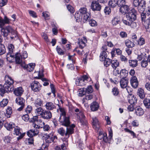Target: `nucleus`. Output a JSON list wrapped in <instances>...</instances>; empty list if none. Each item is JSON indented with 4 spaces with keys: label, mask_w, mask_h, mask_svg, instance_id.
<instances>
[{
    "label": "nucleus",
    "mask_w": 150,
    "mask_h": 150,
    "mask_svg": "<svg viewBox=\"0 0 150 150\" xmlns=\"http://www.w3.org/2000/svg\"><path fill=\"white\" fill-rule=\"evenodd\" d=\"M5 83L3 86L0 84V94L3 96L4 94L13 90V81L9 76H5Z\"/></svg>",
    "instance_id": "nucleus-1"
},
{
    "label": "nucleus",
    "mask_w": 150,
    "mask_h": 150,
    "mask_svg": "<svg viewBox=\"0 0 150 150\" xmlns=\"http://www.w3.org/2000/svg\"><path fill=\"white\" fill-rule=\"evenodd\" d=\"M75 127L74 125H72L71 126H69L67 128L66 132L64 129L61 127L59 129L57 130L58 132L62 136H64L65 135L66 137L67 138L69 137V135L71 134L74 133V128Z\"/></svg>",
    "instance_id": "nucleus-2"
},
{
    "label": "nucleus",
    "mask_w": 150,
    "mask_h": 150,
    "mask_svg": "<svg viewBox=\"0 0 150 150\" xmlns=\"http://www.w3.org/2000/svg\"><path fill=\"white\" fill-rule=\"evenodd\" d=\"M1 34L4 37L7 36L9 33L14 35V37L17 36L16 31L10 26H7L4 28H2L1 30Z\"/></svg>",
    "instance_id": "nucleus-3"
},
{
    "label": "nucleus",
    "mask_w": 150,
    "mask_h": 150,
    "mask_svg": "<svg viewBox=\"0 0 150 150\" xmlns=\"http://www.w3.org/2000/svg\"><path fill=\"white\" fill-rule=\"evenodd\" d=\"M137 11L134 9L133 8L126 13V18L128 20L133 21L137 18Z\"/></svg>",
    "instance_id": "nucleus-4"
},
{
    "label": "nucleus",
    "mask_w": 150,
    "mask_h": 150,
    "mask_svg": "<svg viewBox=\"0 0 150 150\" xmlns=\"http://www.w3.org/2000/svg\"><path fill=\"white\" fill-rule=\"evenodd\" d=\"M25 100L23 98L18 97L16 98V102L17 105L20 107L18 108L17 110L18 111H21L25 106Z\"/></svg>",
    "instance_id": "nucleus-5"
},
{
    "label": "nucleus",
    "mask_w": 150,
    "mask_h": 150,
    "mask_svg": "<svg viewBox=\"0 0 150 150\" xmlns=\"http://www.w3.org/2000/svg\"><path fill=\"white\" fill-rule=\"evenodd\" d=\"M59 121L62 125L67 127H69L70 124L69 117L68 116L59 117Z\"/></svg>",
    "instance_id": "nucleus-6"
},
{
    "label": "nucleus",
    "mask_w": 150,
    "mask_h": 150,
    "mask_svg": "<svg viewBox=\"0 0 150 150\" xmlns=\"http://www.w3.org/2000/svg\"><path fill=\"white\" fill-rule=\"evenodd\" d=\"M145 2L143 0H141L140 2L139 0H133V6L135 7H138V9L139 10L140 8L142 7V11H144L145 4Z\"/></svg>",
    "instance_id": "nucleus-7"
},
{
    "label": "nucleus",
    "mask_w": 150,
    "mask_h": 150,
    "mask_svg": "<svg viewBox=\"0 0 150 150\" xmlns=\"http://www.w3.org/2000/svg\"><path fill=\"white\" fill-rule=\"evenodd\" d=\"M44 137L46 142L47 143H50L52 142H54V140L57 138V136H53L51 134H45Z\"/></svg>",
    "instance_id": "nucleus-8"
},
{
    "label": "nucleus",
    "mask_w": 150,
    "mask_h": 150,
    "mask_svg": "<svg viewBox=\"0 0 150 150\" xmlns=\"http://www.w3.org/2000/svg\"><path fill=\"white\" fill-rule=\"evenodd\" d=\"M31 85L32 90L35 92L39 91L41 89V86L37 81H34Z\"/></svg>",
    "instance_id": "nucleus-9"
},
{
    "label": "nucleus",
    "mask_w": 150,
    "mask_h": 150,
    "mask_svg": "<svg viewBox=\"0 0 150 150\" xmlns=\"http://www.w3.org/2000/svg\"><path fill=\"white\" fill-rule=\"evenodd\" d=\"M91 7L93 11H99L101 9L102 6L98 2L93 1L91 3Z\"/></svg>",
    "instance_id": "nucleus-10"
},
{
    "label": "nucleus",
    "mask_w": 150,
    "mask_h": 150,
    "mask_svg": "<svg viewBox=\"0 0 150 150\" xmlns=\"http://www.w3.org/2000/svg\"><path fill=\"white\" fill-rule=\"evenodd\" d=\"M14 127V131L16 135L19 136V137H17L18 140H19L22 139L24 136L25 133H22V131L19 127L16 126Z\"/></svg>",
    "instance_id": "nucleus-11"
},
{
    "label": "nucleus",
    "mask_w": 150,
    "mask_h": 150,
    "mask_svg": "<svg viewBox=\"0 0 150 150\" xmlns=\"http://www.w3.org/2000/svg\"><path fill=\"white\" fill-rule=\"evenodd\" d=\"M15 59L17 64H19L22 67H25V62H23L20 54L17 53L16 54Z\"/></svg>",
    "instance_id": "nucleus-12"
},
{
    "label": "nucleus",
    "mask_w": 150,
    "mask_h": 150,
    "mask_svg": "<svg viewBox=\"0 0 150 150\" xmlns=\"http://www.w3.org/2000/svg\"><path fill=\"white\" fill-rule=\"evenodd\" d=\"M51 112L49 110H45L41 117L44 119L48 120L52 117Z\"/></svg>",
    "instance_id": "nucleus-13"
},
{
    "label": "nucleus",
    "mask_w": 150,
    "mask_h": 150,
    "mask_svg": "<svg viewBox=\"0 0 150 150\" xmlns=\"http://www.w3.org/2000/svg\"><path fill=\"white\" fill-rule=\"evenodd\" d=\"M130 81L131 85L133 88H136L137 87L139 83L136 76H132L131 79Z\"/></svg>",
    "instance_id": "nucleus-14"
},
{
    "label": "nucleus",
    "mask_w": 150,
    "mask_h": 150,
    "mask_svg": "<svg viewBox=\"0 0 150 150\" xmlns=\"http://www.w3.org/2000/svg\"><path fill=\"white\" fill-rule=\"evenodd\" d=\"M39 130L38 129L34 128L28 131L27 133V135L30 137H32L33 136H35L39 133Z\"/></svg>",
    "instance_id": "nucleus-15"
},
{
    "label": "nucleus",
    "mask_w": 150,
    "mask_h": 150,
    "mask_svg": "<svg viewBox=\"0 0 150 150\" xmlns=\"http://www.w3.org/2000/svg\"><path fill=\"white\" fill-rule=\"evenodd\" d=\"M120 81V84L121 87L122 88H126L127 86L128 79L127 78H121Z\"/></svg>",
    "instance_id": "nucleus-16"
},
{
    "label": "nucleus",
    "mask_w": 150,
    "mask_h": 150,
    "mask_svg": "<svg viewBox=\"0 0 150 150\" xmlns=\"http://www.w3.org/2000/svg\"><path fill=\"white\" fill-rule=\"evenodd\" d=\"M4 126L8 130H11L14 127L15 125L14 123L12 122L8 123L6 121L4 120Z\"/></svg>",
    "instance_id": "nucleus-17"
},
{
    "label": "nucleus",
    "mask_w": 150,
    "mask_h": 150,
    "mask_svg": "<svg viewBox=\"0 0 150 150\" xmlns=\"http://www.w3.org/2000/svg\"><path fill=\"white\" fill-rule=\"evenodd\" d=\"M45 107L46 110H51L56 108V106L52 103L49 102H47Z\"/></svg>",
    "instance_id": "nucleus-18"
},
{
    "label": "nucleus",
    "mask_w": 150,
    "mask_h": 150,
    "mask_svg": "<svg viewBox=\"0 0 150 150\" xmlns=\"http://www.w3.org/2000/svg\"><path fill=\"white\" fill-rule=\"evenodd\" d=\"M35 66V63H31L26 65L25 63V67H23L25 69H26L27 71L30 72L34 69Z\"/></svg>",
    "instance_id": "nucleus-19"
},
{
    "label": "nucleus",
    "mask_w": 150,
    "mask_h": 150,
    "mask_svg": "<svg viewBox=\"0 0 150 150\" xmlns=\"http://www.w3.org/2000/svg\"><path fill=\"white\" fill-rule=\"evenodd\" d=\"M23 91L22 87H19L15 88L13 92L16 96H20L23 94Z\"/></svg>",
    "instance_id": "nucleus-20"
},
{
    "label": "nucleus",
    "mask_w": 150,
    "mask_h": 150,
    "mask_svg": "<svg viewBox=\"0 0 150 150\" xmlns=\"http://www.w3.org/2000/svg\"><path fill=\"white\" fill-rule=\"evenodd\" d=\"M135 113L139 116L142 115L144 112V110L139 106L135 108Z\"/></svg>",
    "instance_id": "nucleus-21"
},
{
    "label": "nucleus",
    "mask_w": 150,
    "mask_h": 150,
    "mask_svg": "<svg viewBox=\"0 0 150 150\" xmlns=\"http://www.w3.org/2000/svg\"><path fill=\"white\" fill-rule=\"evenodd\" d=\"M108 130L109 131V134L108 137H107V135L106 134V135L104 136L103 139V140L105 142H107V141L108 138L110 140L112 139L113 135L112 131L110 127L108 129Z\"/></svg>",
    "instance_id": "nucleus-22"
},
{
    "label": "nucleus",
    "mask_w": 150,
    "mask_h": 150,
    "mask_svg": "<svg viewBox=\"0 0 150 150\" xmlns=\"http://www.w3.org/2000/svg\"><path fill=\"white\" fill-rule=\"evenodd\" d=\"M118 74H120V77L121 78H127L126 76L128 74L127 71L125 69H122L119 72L118 70H116Z\"/></svg>",
    "instance_id": "nucleus-23"
},
{
    "label": "nucleus",
    "mask_w": 150,
    "mask_h": 150,
    "mask_svg": "<svg viewBox=\"0 0 150 150\" xmlns=\"http://www.w3.org/2000/svg\"><path fill=\"white\" fill-rule=\"evenodd\" d=\"M120 7V11L122 13H127V12H128V11L129 9V6L126 4Z\"/></svg>",
    "instance_id": "nucleus-24"
},
{
    "label": "nucleus",
    "mask_w": 150,
    "mask_h": 150,
    "mask_svg": "<svg viewBox=\"0 0 150 150\" xmlns=\"http://www.w3.org/2000/svg\"><path fill=\"white\" fill-rule=\"evenodd\" d=\"M99 107L98 104L96 102H93L91 104L90 108L91 110L93 111L97 110Z\"/></svg>",
    "instance_id": "nucleus-25"
},
{
    "label": "nucleus",
    "mask_w": 150,
    "mask_h": 150,
    "mask_svg": "<svg viewBox=\"0 0 150 150\" xmlns=\"http://www.w3.org/2000/svg\"><path fill=\"white\" fill-rule=\"evenodd\" d=\"M125 44L128 48H132L134 47L135 45L133 42H132L130 40L127 39L125 41Z\"/></svg>",
    "instance_id": "nucleus-26"
},
{
    "label": "nucleus",
    "mask_w": 150,
    "mask_h": 150,
    "mask_svg": "<svg viewBox=\"0 0 150 150\" xmlns=\"http://www.w3.org/2000/svg\"><path fill=\"white\" fill-rule=\"evenodd\" d=\"M137 95L142 99L144 98L145 97V94L144 90L142 88L138 89L137 92Z\"/></svg>",
    "instance_id": "nucleus-27"
},
{
    "label": "nucleus",
    "mask_w": 150,
    "mask_h": 150,
    "mask_svg": "<svg viewBox=\"0 0 150 150\" xmlns=\"http://www.w3.org/2000/svg\"><path fill=\"white\" fill-rule=\"evenodd\" d=\"M75 112L77 113V115L79 118H83L85 117L84 115L83 112L79 110L77 108H75L74 109Z\"/></svg>",
    "instance_id": "nucleus-28"
},
{
    "label": "nucleus",
    "mask_w": 150,
    "mask_h": 150,
    "mask_svg": "<svg viewBox=\"0 0 150 150\" xmlns=\"http://www.w3.org/2000/svg\"><path fill=\"white\" fill-rule=\"evenodd\" d=\"M44 110H45L43 109L42 108L40 107L35 109V112L38 116H41Z\"/></svg>",
    "instance_id": "nucleus-29"
},
{
    "label": "nucleus",
    "mask_w": 150,
    "mask_h": 150,
    "mask_svg": "<svg viewBox=\"0 0 150 150\" xmlns=\"http://www.w3.org/2000/svg\"><path fill=\"white\" fill-rule=\"evenodd\" d=\"M118 0H110L108 4L111 7L114 8L118 5Z\"/></svg>",
    "instance_id": "nucleus-30"
},
{
    "label": "nucleus",
    "mask_w": 150,
    "mask_h": 150,
    "mask_svg": "<svg viewBox=\"0 0 150 150\" xmlns=\"http://www.w3.org/2000/svg\"><path fill=\"white\" fill-rule=\"evenodd\" d=\"M85 83L83 79L81 78L76 79V84L78 86H83L85 84Z\"/></svg>",
    "instance_id": "nucleus-31"
},
{
    "label": "nucleus",
    "mask_w": 150,
    "mask_h": 150,
    "mask_svg": "<svg viewBox=\"0 0 150 150\" xmlns=\"http://www.w3.org/2000/svg\"><path fill=\"white\" fill-rule=\"evenodd\" d=\"M107 54L106 51H103L100 53V59L101 61H103L105 59L107 58Z\"/></svg>",
    "instance_id": "nucleus-32"
},
{
    "label": "nucleus",
    "mask_w": 150,
    "mask_h": 150,
    "mask_svg": "<svg viewBox=\"0 0 150 150\" xmlns=\"http://www.w3.org/2000/svg\"><path fill=\"white\" fill-rule=\"evenodd\" d=\"M120 22V18L117 16L114 18L112 20V24L113 26H115Z\"/></svg>",
    "instance_id": "nucleus-33"
},
{
    "label": "nucleus",
    "mask_w": 150,
    "mask_h": 150,
    "mask_svg": "<svg viewBox=\"0 0 150 150\" xmlns=\"http://www.w3.org/2000/svg\"><path fill=\"white\" fill-rule=\"evenodd\" d=\"M145 107L148 109L150 108V99L145 98L143 101Z\"/></svg>",
    "instance_id": "nucleus-34"
},
{
    "label": "nucleus",
    "mask_w": 150,
    "mask_h": 150,
    "mask_svg": "<svg viewBox=\"0 0 150 150\" xmlns=\"http://www.w3.org/2000/svg\"><path fill=\"white\" fill-rule=\"evenodd\" d=\"M83 90L85 91V93H91L93 91L92 87L91 86H88L87 88H83Z\"/></svg>",
    "instance_id": "nucleus-35"
},
{
    "label": "nucleus",
    "mask_w": 150,
    "mask_h": 150,
    "mask_svg": "<svg viewBox=\"0 0 150 150\" xmlns=\"http://www.w3.org/2000/svg\"><path fill=\"white\" fill-rule=\"evenodd\" d=\"M93 125L95 126L97 128H98L99 127V122L97 119L95 117H93Z\"/></svg>",
    "instance_id": "nucleus-36"
},
{
    "label": "nucleus",
    "mask_w": 150,
    "mask_h": 150,
    "mask_svg": "<svg viewBox=\"0 0 150 150\" xmlns=\"http://www.w3.org/2000/svg\"><path fill=\"white\" fill-rule=\"evenodd\" d=\"M129 65L132 67H136L137 66V61L136 60H131L129 61Z\"/></svg>",
    "instance_id": "nucleus-37"
},
{
    "label": "nucleus",
    "mask_w": 150,
    "mask_h": 150,
    "mask_svg": "<svg viewBox=\"0 0 150 150\" xmlns=\"http://www.w3.org/2000/svg\"><path fill=\"white\" fill-rule=\"evenodd\" d=\"M58 105L59 107V109L61 112L60 117L66 116V113L65 109L64 108L61 107L59 105Z\"/></svg>",
    "instance_id": "nucleus-38"
},
{
    "label": "nucleus",
    "mask_w": 150,
    "mask_h": 150,
    "mask_svg": "<svg viewBox=\"0 0 150 150\" xmlns=\"http://www.w3.org/2000/svg\"><path fill=\"white\" fill-rule=\"evenodd\" d=\"M6 52V49L5 46L2 43H0V55L4 54Z\"/></svg>",
    "instance_id": "nucleus-39"
},
{
    "label": "nucleus",
    "mask_w": 150,
    "mask_h": 150,
    "mask_svg": "<svg viewBox=\"0 0 150 150\" xmlns=\"http://www.w3.org/2000/svg\"><path fill=\"white\" fill-rule=\"evenodd\" d=\"M112 66L114 69H115L119 65V62L117 60H113L111 61Z\"/></svg>",
    "instance_id": "nucleus-40"
},
{
    "label": "nucleus",
    "mask_w": 150,
    "mask_h": 150,
    "mask_svg": "<svg viewBox=\"0 0 150 150\" xmlns=\"http://www.w3.org/2000/svg\"><path fill=\"white\" fill-rule=\"evenodd\" d=\"M42 101L40 98H37L35 102V105L37 107L41 106L42 105Z\"/></svg>",
    "instance_id": "nucleus-41"
},
{
    "label": "nucleus",
    "mask_w": 150,
    "mask_h": 150,
    "mask_svg": "<svg viewBox=\"0 0 150 150\" xmlns=\"http://www.w3.org/2000/svg\"><path fill=\"white\" fill-rule=\"evenodd\" d=\"M8 103V100L7 99H3L0 103V106L1 107H4L7 105Z\"/></svg>",
    "instance_id": "nucleus-42"
},
{
    "label": "nucleus",
    "mask_w": 150,
    "mask_h": 150,
    "mask_svg": "<svg viewBox=\"0 0 150 150\" xmlns=\"http://www.w3.org/2000/svg\"><path fill=\"white\" fill-rule=\"evenodd\" d=\"M13 52H9L7 54L6 56V59L8 61H10L12 60V58L14 57V55L12 54Z\"/></svg>",
    "instance_id": "nucleus-43"
},
{
    "label": "nucleus",
    "mask_w": 150,
    "mask_h": 150,
    "mask_svg": "<svg viewBox=\"0 0 150 150\" xmlns=\"http://www.w3.org/2000/svg\"><path fill=\"white\" fill-rule=\"evenodd\" d=\"M91 18L90 14L89 13H87L86 14L83 15V21L85 22L89 20Z\"/></svg>",
    "instance_id": "nucleus-44"
},
{
    "label": "nucleus",
    "mask_w": 150,
    "mask_h": 150,
    "mask_svg": "<svg viewBox=\"0 0 150 150\" xmlns=\"http://www.w3.org/2000/svg\"><path fill=\"white\" fill-rule=\"evenodd\" d=\"M146 54L144 52L141 53V54L138 56L137 59L139 61L141 60L143 58L145 59L144 57H146Z\"/></svg>",
    "instance_id": "nucleus-45"
},
{
    "label": "nucleus",
    "mask_w": 150,
    "mask_h": 150,
    "mask_svg": "<svg viewBox=\"0 0 150 150\" xmlns=\"http://www.w3.org/2000/svg\"><path fill=\"white\" fill-rule=\"evenodd\" d=\"M137 99L136 97L134 96L131 97V98L129 100V103L132 105H133L137 103Z\"/></svg>",
    "instance_id": "nucleus-46"
},
{
    "label": "nucleus",
    "mask_w": 150,
    "mask_h": 150,
    "mask_svg": "<svg viewBox=\"0 0 150 150\" xmlns=\"http://www.w3.org/2000/svg\"><path fill=\"white\" fill-rule=\"evenodd\" d=\"M103 61H104V65L106 67H107L111 64L112 60L108 58L105 59Z\"/></svg>",
    "instance_id": "nucleus-47"
},
{
    "label": "nucleus",
    "mask_w": 150,
    "mask_h": 150,
    "mask_svg": "<svg viewBox=\"0 0 150 150\" xmlns=\"http://www.w3.org/2000/svg\"><path fill=\"white\" fill-rule=\"evenodd\" d=\"M83 15L81 14L79 11H77L75 13L74 15L75 18L77 20L78 19H81L82 18Z\"/></svg>",
    "instance_id": "nucleus-48"
},
{
    "label": "nucleus",
    "mask_w": 150,
    "mask_h": 150,
    "mask_svg": "<svg viewBox=\"0 0 150 150\" xmlns=\"http://www.w3.org/2000/svg\"><path fill=\"white\" fill-rule=\"evenodd\" d=\"M78 44L79 45V47L81 49L83 48L86 45L85 43L82 40H79Z\"/></svg>",
    "instance_id": "nucleus-49"
},
{
    "label": "nucleus",
    "mask_w": 150,
    "mask_h": 150,
    "mask_svg": "<svg viewBox=\"0 0 150 150\" xmlns=\"http://www.w3.org/2000/svg\"><path fill=\"white\" fill-rule=\"evenodd\" d=\"M145 43V39L142 37H140L138 40V44L140 45H142Z\"/></svg>",
    "instance_id": "nucleus-50"
},
{
    "label": "nucleus",
    "mask_w": 150,
    "mask_h": 150,
    "mask_svg": "<svg viewBox=\"0 0 150 150\" xmlns=\"http://www.w3.org/2000/svg\"><path fill=\"white\" fill-rule=\"evenodd\" d=\"M32 110V107L30 105H28L25 110V112L27 114H29Z\"/></svg>",
    "instance_id": "nucleus-51"
},
{
    "label": "nucleus",
    "mask_w": 150,
    "mask_h": 150,
    "mask_svg": "<svg viewBox=\"0 0 150 150\" xmlns=\"http://www.w3.org/2000/svg\"><path fill=\"white\" fill-rule=\"evenodd\" d=\"M85 117L79 118L80 122L83 125H86L87 124L86 121L85 119Z\"/></svg>",
    "instance_id": "nucleus-52"
},
{
    "label": "nucleus",
    "mask_w": 150,
    "mask_h": 150,
    "mask_svg": "<svg viewBox=\"0 0 150 150\" xmlns=\"http://www.w3.org/2000/svg\"><path fill=\"white\" fill-rule=\"evenodd\" d=\"M132 21H130L129 20H128L127 19H126V18L125 19L122 20V22L123 23L126 25L130 26L131 22H132Z\"/></svg>",
    "instance_id": "nucleus-53"
},
{
    "label": "nucleus",
    "mask_w": 150,
    "mask_h": 150,
    "mask_svg": "<svg viewBox=\"0 0 150 150\" xmlns=\"http://www.w3.org/2000/svg\"><path fill=\"white\" fill-rule=\"evenodd\" d=\"M89 23L91 26H95L97 25L96 22L93 19H91L89 21Z\"/></svg>",
    "instance_id": "nucleus-54"
},
{
    "label": "nucleus",
    "mask_w": 150,
    "mask_h": 150,
    "mask_svg": "<svg viewBox=\"0 0 150 150\" xmlns=\"http://www.w3.org/2000/svg\"><path fill=\"white\" fill-rule=\"evenodd\" d=\"M125 130L126 132L129 133L131 135H132L133 138L136 137V134L133 131H131L127 128H125Z\"/></svg>",
    "instance_id": "nucleus-55"
},
{
    "label": "nucleus",
    "mask_w": 150,
    "mask_h": 150,
    "mask_svg": "<svg viewBox=\"0 0 150 150\" xmlns=\"http://www.w3.org/2000/svg\"><path fill=\"white\" fill-rule=\"evenodd\" d=\"M22 119L25 122H28L29 119V115L28 114H26L23 115L22 117Z\"/></svg>",
    "instance_id": "nucleus-56"
},
{
    "label": "nucleus",
    "mask_w": 150,
    "mask_h": 150,
    "mask_svg": "<svg viewBox=\"0 0 150 150\" xmlns=\"http://www.w3.org/2000/svg\"><path fill=\"white\" fill-rule=\"evenodd\" d=\"M118 6L119 7H120L123 6L126 4L125 0H118Z\"/></svg>",
    "instance_id": "nucleus-57"
},
{
    "label": "nucleus",
    "mask_w": 150,
    "mask_h": 150,
    "mask_svg": "<svg viewBox=\"0 0 150 150\" xmlns=\"http://www.w3.org/2000/svg\"><path fill=\"white\" fill-rule=\"evenodd\" d=\"M79 11L83 15H84L86 13H88L87 12L86 9V8H81L79 10Z\"/></svg>",
    "instance_id": "nucleus-58"
},
{
    "label": "nucleus",
    "mask_w": 150,
    "mask_h": 150,
    "mask_svg": "<svg viewBox=\"0 0 150 150\" xmlns=\"http://www.w3.org/2000/svg\"><path fill=\"white\" fill-rule=\"evenodd\" d=\"M11 138L9 136H6L4 138V141L6 143H8L10 142Z\"/></svg>",
    "instance_id": "nucleus-59"
},
{
    "label": "nucleus",
    "mask_w": 150,
    "mask_h": 150,
    "mask_svg": "<svg viewBox=\"0 0 150 150\" xmlns=\"http://www.w3.org/2000/svg\"><path fill=\"white\" fill-rule=\"evenodd\" d=\"M112 92L115 96H117L119 93V91L116 88H114L112 89Z\"/></svg>",
    "instance_id": "nucleus-60"
},
{
    "label": "nucleus",
    "mask_w": 150,
    "mask_h": 150,
    "mask_svg": "<svg viewBox=\"0 0 150 150\" xmlns=\"http://www.w3.org/2000/svg\"><path fill=\"white\" fill-rule=\"evenodd\" d=\"M7 1V0H0V6L2 7L6 5Z\"/></svg>",
    "instance_id": "nucleus-61"
},
{
    "label": "nucleus",
    "mask_w": 150,
    "mask_h": 150,
    "mask_svg": "<svg viewBox=\"0 0 150 150\" xmlns=\"http://www.w3.org/2000/svg\"><path fill=\"white\" fill-rule=\"evenodd\" d=\"M111 9L110 7H106L104 10V11L105 13L106 14H109L111 12Z\"/></svg>",
    "instance_id": "nucleus-62"
},
{
    "label": "nucleus",
    "mask_w": 150,
    "mask_h": 150,
    "mask_svg": "<svg viewBox=\"0 0 150 150\" xmlns=\"http://www.w3.org/2000/svg\"><path fill=\"white\" fill-rule=\"evenodd\" d=\"M14 47L13 45L12 44H10L8 46V49L9 52H13V50L14 49Z\"/></svg>",
    "instance_id": "nucleus-63"
},
{
    "label": "nucleus",
    "mask_w": 150,
    "mask_h": 150,
    "mask_svg": "<svg viewBox=\"0 0 150 150\" xmlns=\"http://www.w3.org/2000/svg\"><path fill=\"white\" fill-rule=\"evenodd\" d=\"M67 8L68 10L71 13H73L74 12L73 8L71 5H68L67 6Z\"/></svg>",
    "instance_id": "nucleus-64"
}]
</instances>
